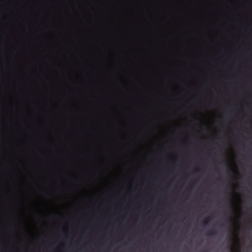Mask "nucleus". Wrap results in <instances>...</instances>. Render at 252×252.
<instances>
[{"instance_id":"f03ea898","label":"nucleus","mask_w":252,"mask_h":252,"mask_svg":"<svg viewBox=\"0 0 252 252\" xmlns=\"http://www.w3.org/2000/svg\"><path fill=\"white\" fill-rule=\"evenodd\" d=\"M209 219H209V218H208V219H207L206 220H205V221H204V222H203V224H204V225H206L208 223L209 220Z\"/></svg>"},{"instance_id":"7ed1b4c3","label":"nucleus","mask_w":252,"mask_h":252,"mask_svg":"<svg viewBox=\"0 0 252 252\" xmlns=\"http://www.w3.org/2000/svg\"><path fill=\"white\" fill-rule=\"evenodd\" d=\"M207 252L206 251H204V252Z\"/></svg>"},{"instance_id":"f257e3e1","label":"nucleus","mask_w":252,"mask_h":252,"mask_svg":"<svg viewBox=\"0 0 252 252\" xmlns=\"http://www.w3.org/2000/svg\"><path fill=\"white\" fill-rule=\"evenodd\" d=\"M217 234V232L215 230H212L208 233V235L215 236Z\"/></svg>"}]
</instances>
